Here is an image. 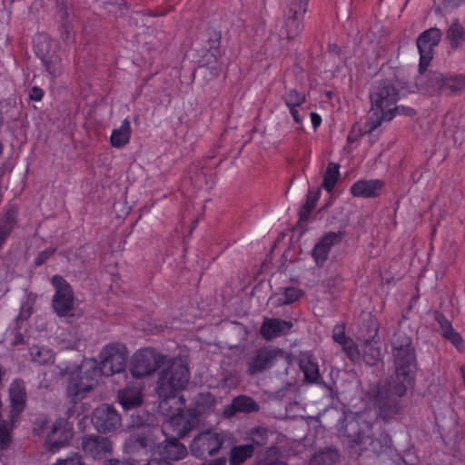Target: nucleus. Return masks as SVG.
Segmentation results:
<instances>
[{"mask_svg":"<svg viewBox=\"0 0 465 465\" xmlns=\"http://www.w3.org/2000/svg\"><path fill=\"white\" fill-rule=\"evenodd\" d=\"M104 465H136L134 462L120 461L115 459L107 460Z\"/></svg>","mask_w":465,"mask_h":465,"instance_id":"nucleus-63","label":"nucleus"},{"mask_svg":"<svg viewBox=\"0 0 465 465\" xmlns=\"http://www.w3.org/2000/svg\"><path fill=\"white\" fill-rule=\"evenodd\" d=\"M12 334L14 335V340L11 342L12 346L16 347L25 344V337L20 331V327L18 325L12 330Z\"/></svg>","mask_w":465,"mask_h":465,"instance_id":"nucleus-57","label":"nucleus"},{"mask_svg":"<svg viewBox=\"0 0 465 465\" xmlns=\"http://www.w3.org/2000/svg\"><path fill=\"white\" fill-rule=\"evenodd\" d=\"M321 195V189L318 188L315 192L312 189H309L306 202L300 208L298 215H299V223H307L310 218L311 213L313 211V209L316 206V203L320 198Z\"/></svg>","mask_w":465,"mask_h":465,"instance_id":"nucleus-35","label":"nucleus"},{"mask_svg":"<svg viewBox=\"0 0 465 465\" xmlns=\"http://www.w3.org/2000/svg\"><path fill=\"white\" fill-rule=\"evenodd\" d=\"M214 403V398L211 393L206 394H200L199 398L197 400V407L196 408H190L187 412L189 415L190 420H187V423L190 425L189 428L184 427L183 430H180L178 433L179 437L183 438L186 435L187 430H190L193 426L199 421V416L201 415L202 411H200V408L203 406H206L207 408H211Z\"/></svg>","mask_w":465,"mask_h":465,"instance_id":"nucleus-27","label":"nucleus"},{"mask_svg":"<svg viewBox=\"0 0 465 465\" xmlns=\"http://www.w3.org/2000/svg\"><path fill=\"white\" fill-rule=\"evenodd\" d=\"M58 31L60 38L65 45L74 42L75 32L71 21L58 22Z\"/></svg>","mask_w":465,"mask_h":465,"instance_id":"nucleus-41","label":"nucleus"},{"mask_svg":"<svg viewBox=\"0 0 465 465\" xmlns=\"http://www.w3.org/2000/svg\"><path fill=\"white\" fill-rule=\"evenodd\" d=\"M56 252V248L48 247L45 250L40 252L35 259L34 266L40 267L44 265Z\"/></svg>","mask_w":465,"mask_h":465,"instance_id":"nucleus-51","label":"nucleus"},{"mask_svg":"<svg viewBox=\"0 0 465 465\" xmlns=\"http://www.w3.org/2000/svg\"><path fill=\"white\" fill-rule=\"evenodd\" d=\"M303 292L295 287L284 288L283 298L281 299L282 304H291L299 300Z\"/></svg>","mask_w":465,"mask_h":465,"instance_id":"nucleus-48","label":"nucleus"},{"mask_svg":"<svg viewBox=\"0 0 465 465\" xmlns=\"http://www.w3.org/2000/svg\"><path fill=\"white\" fill-rule=\"evenodd\" d=\"M463 92H465V74H446L444 94L453 95Z\"/></svg>","mask_w":465,"mask_h":465,"instance_id":"nucleus-33","label":"nucleus"},{"mask_svg":"<svg viewBox=\"0 0 465 465\" xmlns=\"http://www.w3.org/2000/svg\"><path fill=\"white\" fill-rule=\"evenodd\" d=\"M240 374L237 371L233 370V371H230L228 372H226L223 379H222V381L223 383L224 386H227L229 388H233V387H236L238 385V383L240 382Z\"/></svg>","mask_w":465,"mask_h":465,"instance_id":"nucleus-53","label":"nucleus"},{"mask_svg":"<svg viewBox=\"0 0 465 465\" xmlns=\"http://www.w3.org/2000/svg\"><path fill=\"white\" fill-rule=\"evenodd\" d=\"M348 338H349V336H347L345 333V325L344 324H336L332 331L333 341L336 343L341 345Z\"/></svg>","mask_w":465,"mask_h":465,"instance_id":"nucleus-54","label":"nucleus"},{"mask_svg":"<svg viewBox=\"0 0 465 465\" xmlns=\"http://www.w3.org/2000/svg\"><path fill=\"white\" fill-rule=\"evenodd\" d=\"M442 37L440 29L431 27L422 32L417 39V47L420 53V71H425L429 66L432 57L433 49L436 47Z\"/></svg>","mask_w":465,"mask_h":465,"instance_id":"nucleus-14","label":"nucleus"},{"mask_svg":"<svg viewBox=\"0 0 465 465\" xmlns=\"http://www.w3.org/2000/svg\"><path fill=\"white\" fill-rule=\"evenodd\" d=\"M380 341H365L361 345V358L369 366H377L381 361V347L378 346Z\"/></svg>","mask_w":465,"mask_h":465,"instance_id":"nucleus-30","label":"nucleus"},{"mask_svg":"<svg viewBox=\"0 0 465 465\" xmlns=\"http://www.w3.org/2000/svg\"><path fill=\"white\" fill-rule=\"evenodd\" d=\"M340 433L348 439L351 448L365 445L369 440V436L365 435L361 428L359 420L355 419L346 420L345 424L340 429Z\"/></svg>","mask_w":465,"mask_h":465,"instance_id":"nucleus-25","label":"nucleus"},{"mask_svg":"<svg viewBox=\"0 0 465 465\" xmlns=\"http://www.w3.org/2000/svg\"><path fill=\"white\" fill-rule=\"evenodd\" d=\"M369 98L371 109L365 122V133L371 134L382 122L393 119L391 109L400 99V91L391 80L383 79L373 83Z\"/></svg>","mask_w":465,"mask_h":465,"instance_id":"nucleus-4","label":"nucleus"},{"mask_svg":"<svg viewBox=\"0 0 465 465\" xmlns=\"http://www.w3.org/2000/svg\"><path fill=\"white\" fill-rule=\"evenodd\" d=\"M380 322L378 319L372 314H368L367 318H364L361 322L357 332V339L362 342L380 341L378 336Z\"/></svg>","mask_w":465,"mask_h":465,"instance_id":"nucleus-26","label":"nucleus"},{"mask_svg":"<svg viewBox=\"0 0 465 465\" xmlns=\"http://www.w3.org/2000/svg\"><path fill=\"white\" fill-rule=\"evenodd\" d=\"M345 232L339 231L337 232H329L325 233L320 241L315 244L312 252L317 266H323L324 262L328 259L331 248L341 242Z\"/></svg>","mask_w":465,"mask_h":465,"instance_id":"nucleus-17","label":"nucleus"},{"mask_svg":"<svg viewBox=\"0 0 465 465\" xmlns=\"http://www.w3.org/2000/svg\"><path fill=\"white\" fill-rule=\"evenodd\" d=\"M284 104L288 107H298L306 101L305 94L295 89H290L282 95Z\"/></svg>","mask_w":465,"mask_h":465,"instance_id":"nucleus-39","label":"nucleus"},{"mask_svg":"<svg viewBox=\"0 0 465 465\" xmlns=\"http://www.w3.org/2000/svg\"><path fill=\"white\" fill-rule=\"evenodd\" d=\"M339 459L340 455L338 450L329 448L326 450L322 451L320 455L315 456L314 460H312L311 463L315 464L318 460H321L324 465H331L338 461Z\"/></svg>","mask_w":465,"mask_h":465,"instance_id":"nucleus-45","label":"nucleus"},{"mask_svg":"<svg viewBox=\"0 0 465 465\" xmlns=\"http://www.w3.org/2000/svg\"><path fill=\"white\" fill-rule=\"evenodd\" d=\"M149 439L144 435L132 434L126 441V447L132 450H138L140 449H146L148 446Z\"/></svg>","mask_w":465,"mask_h":465,"instance_id":"nucleus-46","label":"nucleus"},{"mask_svg":"<svg viewBox=\"0 0 465 465\" xmlns=\"http://www.w3.org/2000/svg\"><path fill=\"white\" fill-rule=\"evenodd\" d=\"M164 359V356L154 349L139 350L131 358L130 372L136 379L148 376L163 364Z\"/></svg>","mask_w":465,"mask_h":465,"instance_id":"nucleus-7","label":"nucleus"},{"mask_svg":"<svg viewBox=\"0 0 465 465\" xmlns=\"http://www.w3.org/2000/svg\"><path fill=\"white\" fill-rule=\"evenodd\" d=\"M36 56L42 61L46 72L55 78L62 74V59L48 39L38 42L35 47Z\"/></svg>","mask_w":465,"mask_h":465,"instance_id":"nucleus-15","label":"nucleus"},{"mask_svg":"<svg viewBox=\"0 0 465 465\" xmlns=\"http://www.w3.org/2000/svg\"><path fill=\"white\" fill-rule=\"evenodd\" d=\"M419 70V75L416 77L415 85L420 93L429 94H444L446 74L438 71Z\"/></svg>","mask_w":465,"mask_h":465,"instance_id":"nucleus-16","label":"nucleus"},{"mask_svg":"<svg viewBox=\"0 0 465 465\" xmlns=\"http://www.w3.org/2000/svg\"><path fill=\"white\" fill-rule=\"evenodd\" d=\"M53 465H85L84 457L79 453H72L64 459H58Z\"/></svg>","mask_w":465,"mask_h":465,"instance_id":"nucleus-50","label":"nucleus"},{"mask_svg":"<svg viewBox=\"0 0 465 465\" xmlns=\"http://www.w3.org/2000/svg\"><path fill=\"white\" fill-rule=\"evenodd\" d=\"M391 110L393 114V118L396 115H404V116H408V117H413L416 114L415 109H413L410 106H405V105H396L395 104L392 106V108Z\"/></svg>","mask_w":465,"mask_h":465,"instance_id":"nucleus-55","label":"nucleus"},{"mask_svg":"<svg viewBox=\"0 0 465 465\" xmlns=\"http://www.w3.org/2000/svg\"><path fill=\"white\" fill-rule=\"evenodd\" d=\"M9 422L15 426L19 417L27 406V391L25 382L21 378L12 381L8 388Z\"/></svg>","mask_w":465,"mask_h":465,"instance_id":"nucleus-13","label":"nucleus"},{"mask_svg":"<svg viewBox=\"0 0 465 465\" xmlns=\"http://www.w3.org/2000/svg\"><path fill=\"white\" fill-rule=\"evenodd\" d=\"M224 443V437L213 430H205L195 435L190 444L191 454L206 460L218 453Z\"/></svg>","mask_w":465,"mask_h":465,"instance_id":"nucleus-9","label":"nucleus"},{"mask_svg":"<svg viewBox=\"0 0 465 465\" xmlns=\"http://www.w3.org/2000/svg\"><path fill=\"white\" fill-rule=\"evenodd\" d=\"M51 282L55 289L52 299V307L54 312L59 317L70 315L74 309V292L71 285L61 275L53 276Z\"/></svg>","mask_w":465,"mask_h":465,"instance_id":"nucleus-10","label":"nucleus"},{"mask_svg":"<svg viewBox=\"0 0 465 465\" xmlns=\"http://www.w3.org/2000/svg\"><path fill=\"white\" fill-rule=\"evenodd\" d=\"M50 419L46 414H39L33 420L32 431L35 436H42L45 434L49 428Z\"/></svg>","mask_w":465,"mask_h":465,"instance_id":"nucleus-43","label":"nucleus"},{"mask_svg":"<svg viewBox=\"0 0 465 465\" xmlns=\"http://www.w3.org/2000/svg\"><path fill=\"white\" fill-rule=\"evenodd\" d=\"M44 352V350H41L37 346H34L30 349V354L32 356V359L34 361H36L40 364H43L46 361V359L42 358V353Z\"/></svg>","mask_w":465,"mask_h":465,"instance_id":"nucleus-58","label":"nucleus"},{"mask_svg":"<svg viewBox=\"0 0 465 465\" xmlns=\"http://www.w3.org/2000/svg\"><path fill=\"white\" fill-rule=\"evenodd\" d=\"M363 134H368L365 133V129L363 132L359 127L358 130H356V125H353L351 130L350 131L347 141L349 143H356Z\"/></svg>","mask_w":465,"mask_h":465,"instance_id":"nucleus-56","label":"nucleus"},{"mask_svg":"<svg viewBox=\"0 0 465 465\" xmlns=\"http://www.w3.org/2000/svg\"><path fill=\"white\" fill-rule=\"evenodd\" d=\"M299 367L303 372L304 381L311 384L322 385L329 391L331 387L327 385L320 374L318 363L312 353L305 352L299 359Z\"/></svg>","mask_w":465,"mask_h":465,"instance_id":"nucleus-19","label":"nucleus"},{"mask_svg":"<svg viewBox=\"0 0 465 465\" xmlns=\"http://www.w3.org/2000/svg\"><path fill=\"white\" fill-rule=\"evenodd\" d=\"M444 9L452 10L460 6L463 0H440Z\"/></svg>","mask_w":465,"mask_h":465,"instance_id":"nucleus-61","label":"nucleus"},{"mask_svg":"<svg viewBox=\"0 0 465 465\" xmlns=\"http://www.w3.org/2000/svg\"><path fill=\"white\" fill-rule=\"evenodd\" d=\"M98 361L94 358H84L79 365L60 369L59 376L65 378L64 396L71 407L66 415H74L75 408L84 399L93 392L101 377Z\"/></svg>","mask_w":465,"mask_h":465,"instance_id":"nucleus-2","label":"nucleus"},{"mask_svg":"<svg viewBox=\"0 0 465 465\" xmlns=\"http://www.w3.org/2000/svg\"><path fill=\"white\" fill-rule=\"evenodd\" d=\"M190 379V371L186 364L180 360L168 362L159 373L157 389L159 394L163 396L161 408L168 406L170 412L167 415H180L185 407V400L178 393L185 388Z\"/></svg>","mask_w":465,"mask_h":465,"instance_id":"nucleus-3","label":"nucleus"},{"mask_svg":"<svg viewBox=\"0 0 465 465\" xmlns=\"http://www.w3.org/2000/svg\"><path fill=\"white\" fill-rule=\"evenodd\" d=\"M91 421L102 434L115 432L122 425L121 415L113 405L107 403L100 404L93 411Z\"/></svg>","mask_w":465,"mask_h":465,"instance_id":"nucleus-11","label":"nucleus"},{"mask_svg":"<svg viewBox=\"0 0 465 465\" xmlns=\"http://www.w3.org/2000/svg\"><path fill=\"white\" fill-rule=\"evenodd\" d=\"M151 420L152 416L148 412L144 411H138L136 414L131 415L129 427L142 428L148 425Z\"/></svg>","mask_w":465,"mask_h":465,"instance_id":"nucleus-44","label":"nucleus"},{"mask_svg":"<svg viewBox=\"0 0 465 465\" xmlns=\"http://www.w3.org/2000/svg\"><path fill=\"white\" fill-rule=\"evenodd\" d=\"M391 439L386 432H381L378 438L372 439L369 436L365 445H361L365 450H369L375 454H380L390 449Z\"/></svg>","mask_w":465,"mask_h":465,"instance_id":"nucleus-36","label":"nucleus"},{"mask_svg":"<svg viewBox=\"0 0 465 465\" xmlns=\"http://www.w3.org/2000/svg\"><path fill=\"white\" fill-rule=\"evenodd\" d=\"M385 183L383 180H359L350 188L351 193L354 197L375 198L381 193Z\"/></svg>","mask_w":465,"mask_h":465,"instance_id":"nucleus-24","label":"nucleus"},{"mask_svg":"<svg viewBox=\"0 0 465 465\" xmlns=\"http://www.w3.org/2000/svg\"><path fill=\"white\" fill-rule=\"evenodd\" d=\"M17 225V210L9 208L0 216V250Z\"/></svg>","mask_w":465,"mask_h":465,"instance_id":"nucleus-28","label":"nucleus"},{"mask_svg":"<svg viewBox=\"0 0 465 465\" xmlns=\"http://www.w3.org/2000/svg\"><path fill=\"white\" fill-rule=\"evenodd\" d=\"M260 411V405L252 397L247 395H239L232 400L231 404L223 410V417L232 418L236 413H253Z\"/></svg>","mask_w":465,"mask_h":465,"instance_id":"nucleus-23","label":"nucleus"},{"mask_svg":"<svg viewBox=\"0 0 465 465\" xmlns=\"http://www.w3.org/2000/svg\"><path fill=\"white\" fill-rule=\"evenodd\" d=\"M119 403L125 411L137 408L143 403V394L134 388H126L118 392Z\"/></svg>","mask_w":465,"mask_h":465,"instance_id":"nucleus-31","label":"nucleus"},{"mask_svg":"<svg viewBox=\"0 0 465 465\" xmlns=\"http://www.w3.org/2000/svg\"><path fill=\"white\" fill-rule=\"evenodd\" d=\"M82 447L86 454L94 459H101L112 452L111 440L104 436L90 434L83 438Z\"/></svg>","mask_w":465,"mask_h":465,"instance_id":"nucleus-18","label":"nucleus"},{"mask_svg":"<svg viewBox=\"0 0 465 465\" xmlns=\"http://www.w3.org/2000/svg\"><path fill=\"white\" fill-rule=\"evenodd\" d=\"M143 465H173V464L169 461H165L164 460L152 459V460H148V462Z\"/></svg>","mask_w":465,"mask_h":465,"instance_id":"nucleus-64","label":"nucleus"},{"mask_svg":"<svg viewBox=\"0 0 465 465\" xmlns=\"http://www.w3.org/2000/svg\"><path fill=\"white\" fill-rule=\"evenodd\" d=\"M309 0H287L284 21L281 30L287 39H295L303 30V17Z\"/></svg>","mask_w":465,"mask_h":465,"instance_id":"nucleus-8","label":"nucleus"},{"mask_svg":"<svg viewBox=\"0 0 465 465\" xmlns=\"http://www.w3.org/2000/svg\"><path fill=\"white\" fill-rule=\"evenodd\" d=\"M445 38L452 51L461 48L465 44V25L458 18L453 19L446 31Z\"/></svg>","mask_w":465,"mask_h":465,"instance_id":"nucleus-29","label":"nucleus"},{"mask_svg":"<svg viewBox=\"0 0 465 465\" xmlns=\"http://www.w3.org/2000/svg\"><path fill=\"white\" fill-rule=\"evenodd\" d=\"M339 167V164L335 163H330L327 166L323 176L322 187L328 193H331L333 190L340 178Z\"/></svg>","mask_w":465,"mask_h":465,"instance_id":"nucleus-37","label":"nucleus"},{"mask_svg":"<svg viewBox=\"0 0 465 465\" xmlns=\"http://www.w3.org/2000/svg\"><path fill=\"white\" fill-rule=\"evenodd\" d=\"M74 437L73 423L64 418H58L46 434L45 448L50 452H56L68 446Z\"/></svg>","mask_w":465,"mask_h":465,"instance_id":"nucleus-12","label":"nucleus"},{"mask_svg":"<svg viewBox=\"0 0 465 465\" xmlns=\"http://www.w3.org/2000/svg\"><path fill=\"white\" fill-rule=\"evenodd\" d=\"M391 356L395 371L390 378L370 385L366 397L376 411V418L391 421L403 409L401 398L413 388L418 371L416 350L412 339L402 331L394 332Z\"/></svg>","mask_w":465,"mask_h":465,"instance_id":"nucleus-1","label":"nucleus"},{"mask_svg":"<svg viewBox=\"0 0 465 465\" xmlns=\"http://www.w3.org/2000/svg\"><path fill=\"white\" fill-rule=\"evenodd\" d=\"M98 371L106 377L124 372L126 369L128 351L121 342L105 345L99 353Z\"/></svg>","mask_w":465,"mask_h":465,"instance_id":"nucleus-6","label":"nucleus"},{"mask_svg":"<svg viewBox=\"0 0 465 465\" xmlns=\"http://www.w3.org/2000/svg\"><path fill=\"white\" fill-rule=\"evenodd\" d=\"M14 427L9 420L0 423V450H5L10 448L13 442L11 431Z\"/></svg>","mask_w":465,"mask_h":465,"instance_id":"nucleus-38","label":"nucleus"},{"mask_svg":"<svg viewBox=\"0 0 465 465\" xmlns=\"http://www.w3.org/2000/svg\"><path fill=\"white\" fill-rule=\"evenodd\" d=\"M131 137V125L128 119H124L122 122V125L119 128L113 130L110 142L113 147L122 148L127 144Z\"/></svg>","mask_w":465,"mask_h":465,"instance_id":"nucleus-32","label":"nucleus"},{"mask_svg":"<svg viewBox=\"0 0 465 465\" xmlns=\"http://www.w3.org/2000/svg\"><path fill=\"white\" fill-rule=\"evenodd\" d=\"M249 435L252 440L251 444H253V448H255V446L262 447L268 442V430L266 428L261 426L256 427L251 430Z\"/></svg>","mask_w":465,"mask_h":465,"instance_id":"nucleus-40","label":"nucleus"},{"mask_svg":"<svg viewBox=\"0 0 465 465\" xmlns=\"http://www.w3.org/2000/svg\"><path fill=\"white\" fill-rule=\"evenodd\" d=\"M158 450L161 458L165 461H178L188 454L187 448L175 437L167 438L159 446Z\"/></svg>","mask_w":465,"mask_h":465,"instance_id":"nucleus-21","label":"nucleus"},{"mask_svg":"<svg viewBox=\"0 0 465 465\" xmlns=\"http://www.w3.org/2000/svg\"><path fill=\"white\" fill-rule=\"evenodd\" d=\"M117 8H118V11H117L118 16L123 17L128 14L129 5L126 2H122V3L118 4Z\"/></svg>","mask_w":465,"mask_h":465,"instance_id":"nucleus-62","label":"nucleus"},{"mask_svg":"<svg viewBox=\"0 0 465 465\" xmlns=\"http://www.w3.org/2000/svg\"><path fill=\"white\" fill-rule=\"evenodd\" d=\"M207 39L206 43L208 45L207 54L209 58L207 59V64L213 65L211 66V70L214 74H218L220 72L219 60L222 58L221 52V40H222V32L213 28L208 27L206 31Z\"/></svg>","mask_w":465,"mask_h":465,"instance_id":"nucleus-20","label":"nucleus"},{"mask_svg":"<svg viewBox=\"0 0 465 465\" xmlns=\"http://www.w3.org/2000/svg\"><path fill=\"white\" fill-rule=\"evenodd\" d=\"M443 338L452 343L459 351L462 352L465 351V341L463 340L462 336L454 329L448 331L447 333H444Z\"/></svg>","mask_w":465,"mask_h":465,"instance_id":"nucleus-47","label":"nucleus"},{"mask_svg":"<svg viewBox=\"0 0 465 465\" xmlns=\"http://www.w3.org/2000/svg\"><path fill=\"white\" fill-rule=\"evenodd\" d=\"M55 15L58 18V22L71 21L70 6L66 1H57Z\"/></svg>","mask_w":465,"mask_h":465,"instance_id":"nucleus-49","label":"nucleus"},{"mask_svg":"<svg viewBox=\"0 0 465 465\" xmlns=\"http://www.w3.org/2000/svg\"><path fill=\"white\" fill-rule=\"evenodd\" d=\"M293 324L290 321L278 318H264L260 328V333L266 341L287 334Z\"/></svg>","mask_w":465,"mask_h":465,"instance_id":"nucleus-22","label":"nucleus"},{"mask_svg":"<svg viewBox=\"0 0 465 465\" xmlns=\"http://www.w3.org/2000/svg\"><path fill=\"white\" fill-rule=\"evenodd\" d=\"M342 351L346 356L353 362L358 361L361 359V351L355 341L349 337L341 344Z\"/></svg>","mask_w":465,"mask_h":465,"instance_id":"nucleus-42","label":"nucleus"},{"mask_svg":"<svg viewBox=\"0 0 465 465\" xmlns=\"http://www.w3.org/2000/svg\"><path fill=\"white\" fill-rule=\"evenodd\" d=\"M279 361H282L287 369L292 362V355L277 347H261L247 359L245 372L248 376L253 377L270 370Z\"/></svg>","mask_w":465,"mask_h":465,"instance_id":"nucleus-5","label":"nucleus"},{"mask_svg":"<svg viewBox=\"0 0 465 465\" xmlns=\"http://www.w3.org/2000/svg\"><path fill=\"white\" fill-rule=\"evenodd\" d=\"M33 312V309L31 307H27L25 309L24 307L21 308L19 314L17 315L15 321L16 324L18 325L19 322H23L27 320Z\"/></svg>","mask_w":465,"mask_h":465,"instance_id":"nucleus-59","label":"nucleus"},{"mask_svg":"<svg viewBox=\"0 0 465 465\" xmlns=\"http://www.w3.org/2000/svg\"><path fill=\"white\" fill-rule=\"evenodd\" d=\"M433 315L434 320L439 323L441 329L442 335L450 331H452L453 327L451 325V322L446 318V316L442 312L439 311H434Z\"/></svg>","mask_w":465,"mask_h":465,"instance_id":"nucleus-52","label":"nucleus"},{"mask_svg":"<svg viewBox=\"0 0 465 465\" xmlns=\"http://www.w3.org/2000/svg\"><path fill=\"white\" fill-rule=\"evenodd\" d=\"M254 454L253 444L234 446L232 448L229 456L230 465H242L246 460Z\"/></svg>","mask_w":465,"mask_h":465,"instance_id":"nucleus-34","label":"nucleus"},{"mask_svg":"<svg viewBox=\"0 0 465 465\" xmlns=\"http://www.w3.org/2000/svg\"><path fill=\"white\" fill-rule=\"evenodd\" d=\"M44 96V91L40 87L34 86L29 93V98L33 101H41Z\"/></svg>","mask_w":465,"mask_h":465,"instance_id":"nucleus-60","label":"nucleus"}]
</instances>
